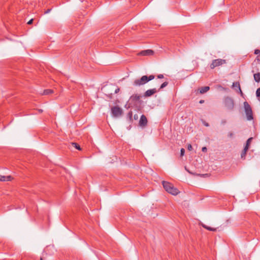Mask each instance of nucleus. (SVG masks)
<instances>
[{
  "label": "nucleus",
  "instance_id": "f704fd0d",
  "mask_svg": "<svg viewBox=\"0 0 260 260\" xmlns=\"http://www.w3.org/2000/svg\"><path fill=\"white\" fill-rule=\"evenodd\" d=\"M32 22H33V19H31L28 21L27 24H32Z\"/></svg>",
  "mask_w": 260,
  "mask_h": 260
},
{
  "label": "nucleus",
  "instance_id": "cd10ccee",
  "mask_svg": "<svg viewBox=\"0 0 260 260\" xmlns=\"http://www.w3.org/2000/svg\"><path fill=\"white\" fill-rule=\"evenodd\" d=\"M249 145H246V146H245L244 148V150H245L246 151H247V150H248L249 149Z\"/></svg>",
  "mask_w": 260,
  "mask_h": 260
},
{
  "label": "nucleus",
  "instance_id": "9b49d317",
  "mask_svg": "<svg viewBox=\"0 0 260 260\" xmlns=\"http://www.w3.org/2000/svg\"><path fill=\"white\" fill-rule=\"evenodd\" d=\"M210 89L209 86H203L199 88L198 90L201 94H203L207 92Z\"/></svg>",
  "mask_w": 260,
  "mask_h": 260
},
{
  "label": "nucleus",
  "instance_id": "f3484780",
  "mask_svg": "<svg viewBox=\"0 0 260 260\" xmlns=\"http://www.w3.org/2000/svg\"><path fill=\"white\" fill-rule=\"evenodd\" d=\"M127 117L129 120V121H132L133 120V112L130 111L127 114Z\"/></svg>",
  "mask_w": 260,
  "mask_h": 260
},
{
  "label": "nucleus",
  "instance_id": "7c9ffc66",
  "mask_svg": "<svg viewBox=\"0 0 260 260\" xmlns=\"http://www.w3.org/2000/svg\"><path fill=\"white\" fill-rule=\"evenodd\" d=\"M120 91V89L118 87H117L114 90V93H117Z\"/></svg>",
  "mask_w": 260,
  "mask_h": 260
},
{
  "label": "nucleus",
  "instance_id": "c9c22d12",
  "mask_svg": "<svg viewBox=\"0 0 260 260\" xmlns=\"http://www.w3.org/2000/svg\"><path fill=\"white\" fill-rule=\"evenodd\" d=\"M51 9H47V10L45 12V14H47V13H49V12L51 11Z\"/></svg>",
  "mask_w": 260,
  "mask_h": 260
},
{
  "label": "nucleus",
  "instance_id": "e433bc0d",
  "mask_svg": "<svg viewBox=\"0 0 260 260\" xmlns=\"http://www.w3.org/2000/svg\"><path fill=\"white\" fill-rule=\"evenodd\" d=\"M203 123H204V125L206 126H209V124L208 123L206 122H204Z\"/></svg>",
  "mask_w": 260,
  "mask_h": 260
},
{
  "label": "nucleus",
  "instance_id": "aec40b11",
  "mask_svg": "<svg viewBox=\"0 0 260 260\" xmlns=\"http://www.w3.org/2000/svg\"><path fill=\"white\" fill-rule=\"evenodd\" d=\"M154 77H155V76L153 75H151L149 76H147L146 78H147V82H148L149 81H151V80L154 79Z\"/></svg>",
  "mask_w": 260,
  "mask_h": 260
},
{
  "label": "nucleus",
  "instance_id": "473e14b6",
  "mask_svg": "<svg viewBox=\"0 0 260 260\" xmlns=\"http://www.w3.org/2000/svg\"><path fill=\"white\" fill-rule=\"evenodd\" d=\"M139 118V116L137 114H135L134 116V120H138Z\"/></svg>",
  "mask_w": 260,
  "mask_h": 260
},
{
  "label": "nucleus",
  "instance_id": "a211bd4d",
  "mask_svg": "<svg viewBox=\"0 0 260 260\" xmlns=\"http://www.w3.org/2000/svg\"><path fill=\"white\" fill-rule=\"evenodd\" d=\"M168 84V82L166 81L165 82H164L161 85H160V87L159 88V89L158 90V91H159L160 90V89H162L164 88V87H165L166 86H167Z\"/></svg>",
  "mask_w": 260,
  "mask_h": 260
},
{
  "label": "nucleus",
  "instance_id": "f257e3e1",
  "mask_svg": "<svg viewBox=\"0 0 260 260\" xmlns=\"http://www.w3.org/2000/svg\"><path fill=\"white\" fill-rule=\"evenodd\" d=\"M162 184L164 189L169 193H171L173 195L176 196L179 193V190L174 187L173 185L171 183L163 181L162 182Z\"/></svg>",
  "mask_w": 260,
  "mask_h": 260
},
{
  "label": "nucleus",
  "instance_id": "39448f33",
  "mask_svg": "<svg viewBox=\"0 0 260 260\" xmlns=\"http://www.w3.org/2000/svg\"><path fill=\"white\" fill-rule=\"evenodd\" d=\"M224 103L225 106L226 107V108L229 110H232L234 109V100L229 97L227 96L225 98L224 100Z\"/></svg>",
  "mask_w": 260,
  "mask_h": 260
},
{
  "label": "nucleus",
  "instance_id": "4c0bfd02",
  "mask_svg": "<svg viewBox=\"0 0 260 260\" xmlns=\"http://www.w3.org/2000/svg\"><path fill=\"white\" fill-rule=\"evenodd\" d=\"M204 103V100H201L199 102V103H200V104H203Z\"/></svg>",
  "mask_w": 260,
  "mask_h": 260
},
{
  "label": "nucleus",
  "instance_id": "72a5a7b5",
  "mask_svg": "<svg viewBox=\"0 0 260 260\" xmlns=\"http://www.w3.org/2000/svg\"><path fill=\"white\" fill-rule=\"evenodd\" d=\"M207 148H206V147H203L202 148V151L203 152H207Z\"/></svg>",
  "mask_w": 260,
  "mask_h": 260
},
{
  "label": "nucleus",
  "instance_id": "0eeeda50",
  "mask_svg": "<svg viewBox=\"0 0 260 260\" xmlns=\"http://www.w3.org/2000/svg\"><path fill=\"white\" fill-rule=\"evenodd\" d=\"M147 119L144 115H141L139 120V125L142 127L146 126L147 124Z\"/></svg>",
  "mask_w": 260,
  "mask_h": 260
},
{
  "label": "nucleus",
  "instance_id": "20e7f679",
  "mask_svg": "<svg viewBox=\"0 0 260 260\" xmlns=\"http://www.w3.org/2000/svg\"><path fill=\"white\" fill-rule=\"evenodd\" d=\"M147 76L144 75L139 79H135L133 82V85L135 86H140L148 83L147 80Z\"/></svg>",
  "mask_w": 260,
  "mask_h": 260
},
{
  "label": "nucleus",
  "instance_id": "412c9836",
  "mask_svg": "<svg viewBox=\"0 0 260 260\" xmlns=\"http://www.w3.org/2000/svg\"><path fill=\"white\" fill-rule=\"evenodd\" d=\"M246 153H247V151H246L245 150H243L242 153H241V157L242 158H245V156H246Z\"/></svg>",
  "mask_w": 260,
  "mask_h": 260
},
{
  "label": "nucleus",
  "instance_id": "6ab92c4d",
  "mask_svg": "<svg viewBox=\"0 0 260 260\" xmlns=\"http://www.w3.org/2000/svg\"><path fill=\"white\" fill-rule=\"evenodd\" d=\"M72 145L78 150H80L81 149L79 145L76 143H72Z\"/></svg>",
  "mask_w": 260,
  "mask_h": 260
},
{
  "label": "nucleus",
  "instance_id": "7ed1b4c3",
  "mask_svg": "<svg viewBox=\"0 0 260 260\" xmlns=\"http://www.w3.org/2000/svg\"><path fill=\"white\" fill-rule=\"evenodd\" d=\"M226 63L225 59H222L220 58L214 59L212 60L211 63L210 64V68L211 69H214L216 67L221 66Z\"/></svg>",
  "mask_w": 260,
  "mask_h": 260
},
{
  "label": "nucleus",
  "instance_id": "bb28decb",
  "mask_svg": "<svg viewBox=\"0 0 260 260\" xmlns=\"http://www.w3.org/2000/svg\"><path fill=\"white\" fill-rule=\"evenodd\" d=\"M252 139V138H250L247 140L246 145H250V142H251Z\"/></svg>",
  "mask_w": 260,
  "mask_h": 260
},
{
  "label": "nucleus",
  "instance_id": "dca6fc26",
  "mask_svg": "<svg viewBox=\"0 0 260 260\" xmlns=\"http://www.w3.org/2000/svg\"><path fill=\"white\" fill-rule=\"evenodd\" d=\"M52 93H53V90L52 89H45L44 90L43 94L48 95Z\"/></svg>",
  "mask_w": 260,
  "mask_h": 260
},
{
  "label": "nucleus",
  "instance_id": "2f4dec72",
  "mask_svg": "<svg viewBox=\"0 0 260 260\" xmlns=\"http://www.w3.org/2000/svg\"><path fill=\"white\" fill-rule=\"evenodd\" d=\"M157 78L158 79H162L164 77V75L162 74H159L157 75Z\"/></svg>",
  "mask_w": 260,
  "mask_h": 260
},
{
  "label": "nucleus",
  "instance_id": "5701e85b",
  "mask_svg": "<svg viewBox=\"0 0 260 260\" xmlns=\"http://www.w3.org/2000/svg\"><path fill=\"white\" fill-rule=\"evenodd\" d=\"M256 95L257 97H260V88H258L256 91Z\"/></svg>",
  "mask_w": 260,
  "mask_h": 260
},
{
  "label": "nucleus",
  "instance_id": "9d476101",
  "mask_svg": "<svg viewBox=\"0 0 260 260\" xmlns=\"http://www.w3.org/2000/svg\"><path fill=\"white\" fill-rule=\"evenodd\" d=\"M141 98V96L138 94H133L130 98V102H133L134 104L137 102L139 101Z\"/></svg>",
  "mask_w": 260,
  "mask_h": 260
},
{
  "label": "nucleus",
  "instance_id": "393cba45",
  "mask_svg": "<svg viewBox=\"0 0 260 260\" xmlns=\"http://www.w3.org/2000/svg\"><path fill=\"white\" fill-rule=\"evenodd\" d=\"M228 136L230 138H233L234 136V133L233 132H229L228 134Z\"/></svg>",
  "mask_w": 260,
  "mask_h": 260
},
{
  "label": "nucleus",
  "instance_id": "423d86ee",
  "mask_svg": "<svg viewBox=\"0 0 260 260\" xmlns=\"http://www.w3.org/2000/svg\"><path fill=\"white\" fill-rule=\"evenodd\" d=\"M122 113V109L118 106H114L111 108V113L112 116L114 117L120 116Z\"/></svg>",
  "mask_w": 260,
  "mask_h": 260
},
{
  "label": "nucleus",
  "instance_id": "b1692460",
  "mask_svg": "<svg viewBox=\"0 0 260 260\" xmlns=\"http://www.w3.org/2000/svg\"><path fill=\"white\" fill-rule=\"evenodd\" d=\"M185 153V149L184 148H181L180 150V155L181 156H183L184 155Z\"/></svg>",
  "mask_w": 260,
  "mask_h": 260
},
{
  "label": "nucleus",
  "instance_id": "4468645a",
  "mask_svg": "<svg viewBox=\"0 0 260 260\" xmlns=\"http://www.w3.org/2000/svg\"><path fill=\"white\" fill-rule=\"evenodd\" d=\"M253 76L255 82H259L260 81V73L254 74Z\"/></svg>",
  "mask_w": 260,
  "mask_h": 260
},
{
  "label": "nucleus",
  "instance_id": "1a4fd4ad",
  "mask_svg": "<svg viewBox=\"0 0 260 260\" xmlns=\"http://www.w3.org/2000/svg\"><path fill=\"white\" fill-rule=\"evenodd\" d=\"M233 88H235V89L237 91H239L241 95L243 94V92L241 89L240 83L238 82H235L233 83L232 85Z\"/></svg>",
  "mask_w": 260,
  "mask_h": 260
},
{
  "label": "nucleus",
  "instance_id": "f8f14e48",
  "mask_svg": "<svg viewBox=\"0 0 260 260\" xmlns=\"http://www.w3.org/2000/svg\"><path fill=\"white\" fill-rule=\"evenodd\" d=\"M12 177L11 176H3L0 175V181H8L11 180Z\"/></svg>",
  "mask_w": 260,
  "mask_h": 260
},
{
  "label": "nucleus",
  "instance_id": "c85d7f7f",
  "mask_svg": "<svg viewBox=\"0 0 260 260\" xmlns=\"http://www.w3.org/2000/svg\"><path fill=\"white\" fill-rule=\"evenodd\" d=\"M249 145H246V146H245L244 148V150H245L246 151H247V150H248L249 149Z\"/></svg>",
  "mask_w": 260,
  "mask_h": 260
},
{
  "label": "nucleus",
  "instance_id": "a878e982",
  "mask_svg": "<svg viewBox=\"0 0 260 260\" xmlns=\"http://www.w3.org/2000/svg\"><path fill=\"white\" fill-rule=\"evenodd\" d=\"M187 149H188V150H189V151L192 150V146H191V144H188V145H187Z\"/></svg>",
  "mask_w": 260,
  "mask_h": 260
},
{
  "label": "nucleus",
  "instance_id": "58836bf2",
  "mask_svg": "<svg viewBox=\"0 0 260 260\" xmlns=\"http://www.w3.org/2000/svg\"><path fill=\"white\" fill-rule=\"evenodd\" d=\"M258 57H259V56H257V60H259V59Z\"/></svg>",
  "mask_w": 260,
  "mask_h": 260
},
{
  "label": "nucleus",
  "instance_id": "6e6552de",
  "mask_svg": "<svg viewBox=\"0 0 260 260\" xmlns=\"http://www.w3.org/2000/svg\"><path fill=\"white\" fill-rule=\"evenodd\" d=\"M157 91H158V90H156V88L148 89V90H146L145 91V92L144 93V96L145 97L150 96L152 95L153 94H154V93H155L156 92H157Z\"/></svg>",
  "mask_w": 260,
  "mask_h": 260
},
{
  "label": "nucleus",
  "instance_id": "ddd939ff",
  "mask_svg": "<svg viewBox=\"0 0 260 260\" xmlns=\"http://www.w3.org/2000/svg\"><path fill=\"white\" fill-rule=\"evenodd\" d=\"M140 54L144 56L150 55L153 54V51L152 50H146L141 51Z\"/></svg>",
  "mask_w": 260,
  "mask_h": 260
},
{
  "label": "nucleus",
  "instance_id": "4be33fe9",
  "mask_svg": "<svg viewBox=\"0 0 260 260\" xmlns=\"http://www.w3.org/2000/svg\"><path fill=\"white\" fill-rule=\"evenodd\" d=\"M106 95L109 99H112V93H110L109 92H107V93H106Z\"/></svg>",
  "mask_w": 260,
  "mask_h": 260
},
{
  "label": "nucleus",
  "instance_id": "2eb2a0df",
  "mask_svg": "<svg viewBox=\"0 0 260 260\" xmlns=\"http://www.w3.org/2000/svg\"><path fill=\"white\" fill-rule=\"evenodd\" d=\"M202 226L203 228L210 231L214 232L216 231V228H211L205 224H202Z\"/></svg>",
  "mask_w": 260,
  "mask_h": 260
},
{
  "label": "nucleus",
  "instance_id": "f03ea898",
  "mask_svg": "<svg viewBox=\"0 0 260 260\" xmlns=\"http://www.w3.org/2000/svg\"><path fill=\"white\" fill-rule=\"evenodd\" d=\"M244 108L246 115V118L248 120H252L253 119V113L252 109L250 105L247 102H244Z\"/></svg>",
  "mask_w": 260,
  "mask_h": 260
},
{
  "label": "nucleus",
  "instance_id": "c756f323",
  "mask_svg": "<svg viewBox=\"0 0 260 260\" xmlns=\"http://www.w3.org/2000/svg\"><path fill=\"white\" fill-rule=\"evenodd\" d=\"M260 53V50L259 49H255L254 50V54H258Z\"/></svg>",
  "mask_w": 260,
  "mask_h": 260
}]
</instances>
